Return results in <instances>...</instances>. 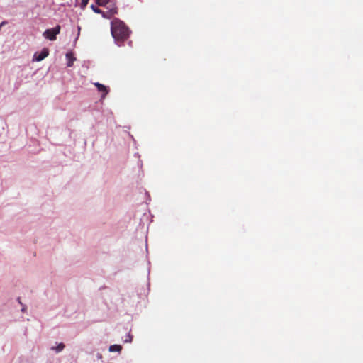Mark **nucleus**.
<instances>
[{
    "instance_id": "9b49d317",
    "label": "nucleus",
    "mask_w": 363,
    "mask_h": 363,
    "mask_svg": "<svg viewBox=\"0 0 363 363\" xmlns=\"http://www.w3.org/2000/svg\"><path fill=\"white\" fill-rule=\"evenodd\" d=\"M89 0H82L81 4L79 5L80 8L84 10L87 6Z\"/></svg>"
},
{
    "instance_id": "f8f14e48",
    "label": "nucleus",
    "mask_w": 363,
    "mask_h": 363,
    "mask_svg": "<svg viewBox=\"0 0 363 363\" xmlns=\"http://www.w3.org/2000/svg\"><path fill=\"white\" fill-rule=\"evenodd\" d=\"M133 341V336L130 335V333H128L126 335V338L124 340V342H131Z\"/></svg>"
},
{
    "instance_id": "f3484780",
    "label": "nucleus",
    "mask_w": 363,
    "mask_h": 363,
    "mask_svg": "<svg viewBox=\"0 0 363 363\" xmlns=\"http://www.w3.org/2000/svg\"><path fill=\"white\" fill-rule=\"evenodd\" d=\"M132 41H129L128 45H131Z\"/></svg>"
},
{
    "instance_id": "1a4fd4ad",
    "label": "nucleus",
    "mask_w": 363,
    "mask_h": 363,
    "mask_svg": "<svg viewBox=\"0 0 363 363\" xmlns=\"http://www.w3.org/2000/svg\"><path fill=\"white\" fill-rule=\"evenodd\" d=\"M65 347V344L62 342H60L56 347H52L51 350H55L56 353H59L64 350Z\"/></svg>"
},
{
    "instance_id": "f03ea898",
    "label": "nucleus",
    "mask_w": 363,
    "mask_h": 363,
    "mask_svg": "<svg viewBox=\"0 0 363 363\" xmlns=\"http://www.w3.org/2000/svg\"><path fill=\"white\" fill-rule=\"evenodd\" d=\"M60 26L57 25L52 28L47 29L43 33V36L50 40H54L56 39L57 35L60 33Z\"/></svg>"
},
{
    "instance_id": "423d86ee",
    "label": "nucleus",
    "mask_w": 363,
    "mask_h": 363,
    "mask_svg": "<svg viewBox=\"0 0 363 363\" xmlns=\"http://www.w3.org/2000/svg\"><path fill=\"white\" fill-rule=\"evenodd\" d=\"M117 13V8L113 7L112 9H108L106 11V16H104V18L111 19L112 16Z\"/></svg>"
},
{
    "instance_id": "a211bd4d",
    "label": "nucleus",
    "mask_w": 363,
    "mask_h": 363,
    "mask_svg": "<svg viewBox=\"0 0 363 363\" xmlns=\"http://www.w3.org/2000/svg\"><path fill=\"white\" fill-rule=\"evenodd\" d=\"M78 30H79V32H78V35H79V30H80V28L79 27L78 28Z\"/></svg>"
},
{
    "instance_id": "20e7f679",
    "label": "nucleus",
    "mask_w": 363,
    "mask_h": 363,
    "mask_svg": "<svg viewBox=\"0 0 363 363\" xmlns=\"http://www.w3.org/2000/svg\"><path fill=\"white\" fill-rule=\"evenodd\" d=\"M94 84L97 88V90L101 93V99H104L109 92L108 87L99 82H95Z\"/></svg>"
},
{
    "instance_id": "2eb2a0df",
    "label": "nucleus",
    "mask_w": 363,
    "mask_h": 363,
    "mask_svg": "<svg viewBox=\"0 0 363 363\" xmlns=\"http://www.w3.org/2000/svg\"><path fill=\"white\" fill-rule=\"evenodd\" d=\"M96 357H97V359H101L102 358V355H101V354H100V353H97V354H96Z\"/></svg>"
},
{
    "instance_id": "6ab92c4d",
    "label": "nucleus",
    "mask_w": 363,
    "mask_h": 363,
    "mask_svg": "<svg viewBox=\"0 0 363 363\" xmlns=\"http://www.w3.org/2000/svg\"><path fill=\"white\" fill-rule=\"evenodd\" d=\"M145 247H146V250H147V243L145 245Z\"/></svg>"
},
{
    "instance_id": "0eeeda50",
    "label": "nucleus",
    "mask_w": 363,
    "mask_h": 363,
    "mask_svg": "<svg viewBox=\"0 0 363 363\" xmlns=\"http://www.w3.org/2000/svg\"><path fill=\"white\" fill-rule=\"evenodd\" d=\"M91 9L95 13H97V14H101V16L104 18V16H106V12L105 11H103L101 9H100L99 8H98L96 6H95L94 4H91V6H90Z\"/></svg>"
},
{
    "instance_id": "aec40b11",
    "label": "nucleus",
    "mask_w": 363,
    "mask_h": 363,
    "mask_svg": "<svg viewBox=\"0 0 363 363\" xmlns=\"http://www.w3.org/2000/svg\"><path fill=\"white\" fill-rule=\"evenodd\" d=\"M78 0H76V1H77Z\"/></svg>"
},
{
    "instance_id": "f257e3e1",
    "label": "nucleus",
    "mask_w": 363,
    "mask_h": 363,
    "mask_svg": "<svg viewBox=\"0 0 363 363\" xmlns=\"http://www.w3.org/2000/svg\"><path fill=\"white\" fill-rule=\"evenodd\" d=\"M111 33L115 43L121 47L130 37L131 30L123 21L115 18L111 22Z\"/></svg>"
},
{
    "instance_id": "6e6552de",
    "label": "nucleus",
    "mask_w": 363,
    "mask_h": 363,
    "mask_svg": "<svg viewBox=\"0 0 363 363\" xmlns=\"http://www.w3.org/2000/svg\"><path fill=\"white\" fill-rule=\"evenodd\" d=\"M121 350H122V346L121 345H117V344L111 345L109 346V348H108V351L110 352H120Z\"/></svg>"
},
{
    "instance_id": "dca6fc26",
    "label": "nucleus",
    "mask_w": 363,
    "mask_h": 363,
    "mask_svg": "<svg viewBox=\"0 0 363 363\" xmlns=\"http://www.w3.org/2000/svg\"><path fill=\"white\" fill-rule=\"evenodd\" d=\"M150 268L148 269V273H147V277H149L150 275Z\"/></svg>"
},
{
    "instance_id": "39448f33",
    "label": "nucleus",
    "mask_w": 363,
    "mask_h": 363,
    "mask_svg": "<svg viewBox=\"0 0 363 363\" xmlns=\"http://www.w3.org/2000/svg\"><path fill=\"white\" fill-rule=\"evenodd\" d=\"M66 59H67V67H72L74 64V60H76V58L73 56L72 53L67 52L65 55Z\"/></svg>"
},
{
    "instance_id": "9d476101",
    "label": "nucleus",
    "mask_w": 363,
    "mask_h": 363,
    "mask_svg": "<svg viewBox=\"0 0 363 363\" xmlns=\"http://www.w3.org/2000/svg\"><path fill=\"white\" fill-rule=\"evenodd\" d=\"M110 0H95V3L98 6H106Z\"/></svg>"
},
{
    "instance_id": "4468645a",
    "label": "nucleus",
    "mask_w": 363,
    "mask_h": 363,
    "mask_svg": "<svg viewBox=\"0 0 363 363\" xmlns=\"http://www.w3.org/2000/svg\"><path fill=\"white\" fill-rule=\"evenodd\" d=\"M134 157H137L138 160L140 159V155L138 152H135Z\"/></svg>"
},
{
    "instance_id": "ddd939ff",
    "label": "nucleus",
    "mask_w": 363,
    "mask_h": 363,
    "mask_svg": "<svg viewBox=\"0 0 363 363\" xmlns=\"http://www.w3.org/2000/svg\"><path fill=\"white\" fill-rule=\"evenodd\" d=\"M143 164L142 160L141 159L138 160L137 166L141 171H143Z\"/></svg>"
},
{
    "instance_id": "7ed1b4c3",
    "label": "nucleus",
    "mask_w": 363,
    "mask_h": 363,
    "mask_svg": "<svg viewBox=\"0 0 363 363\" xmlns=\"http://www.w3.org/2000/svg\"><path fill=\"white\" fill-rule=\"evenodd\" d=\"M49 55L48 48H44L40 52H36L33 55V61L40 62L47 57Z\"/></svg>"
}]
</instances>
